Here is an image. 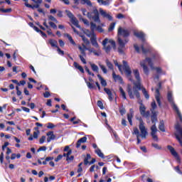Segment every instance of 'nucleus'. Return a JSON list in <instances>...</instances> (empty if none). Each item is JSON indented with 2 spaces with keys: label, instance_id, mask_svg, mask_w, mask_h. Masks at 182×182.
I'll list each match as a JSON object with an SVG mask.
<instances>
[{
  "label": "nucleus",
  "instance_id": "6ab92c4d",
  "mask_svg": "<svg viewBox=\"0 0 182 182\" xmlns=\"http://www.w3.org/2000/svg\"><path fill=\"white\" fill-rule=\"evenodd\" d=\"M86 141H87V137L86 136H83L81 139H80L76 144L77 149H79V147L82 146V143H86Z\"/></svg>",
  "mask_w": 182,
  "mask_h": 182
},
{
  "label": "nucleus",
  "instance_id": "49530a36",
  "mask_svg": "<svg viewBox=\"0 0 182 182\" xmlns=\"http://www.w3.org/2000/svg\"><path fill=\"white\" fill-rule=\"evenodd\" d=\"M45 140H46V136H42L39 140L40 144H43V143H45Z\"/></svg>",
  "mask_w": 182,
  "mask_h": 182
},
{
  "label": "nucleus",
  "instance_id": "79ce46f5",
  "mask_svg": "<svg viewBox=\"0 0 182 182\" xmlns=\"http://www.w3.org/2000/svg\"><path fill=\"white\" fill-rule=\"evenodd\" d=\"M115 26H116V23H112L109 25V28H108V31H109V32H112V31H114Z\"/></svg>",
  "mask_w": 182,
  "mask_h": 182
},
{
  "label": "nucleus",
  "instance_id": "f257e3e1",
  "mask_svg": "<svg viewBox=\"0 0 182 182\" xmlns=\"http://www.w3.org/2000/svg\"><path fill=\"white\" fill-rule=\"evenodd\" d=\"M118 43H119V48H118V52L119 53H124V49H126V43L129 42V40H125L123 41L120 36H123V38H127L130 35V31L126 28H123L122 27L118 28Z\"/></svg>",
  "mask_w": 182,
  "mask_h": 182
},
{
  "label": "nucleus",
  "instance_id": "2f4dec72",
  "mask_svg": "<svg viewBox=\"0 0 182 182\" xmlns=\"http://www.w3.org/2000/svg\"><path fill=\"white\" fill-rule=\"evenodd\" d=\"M101 70H102L103 73L105 75H106L107 73V68H106V66H105L103 64H102L101 63H98Z\"/></svg>",
  "mask_w": 182,
  "mask_h": 182
},
{
  "label": "nucleus",
  "instance_id": "4c0bfd02",
  "mask_svg": "<svg viewBox=\"0 0 182 182\" xmlns=\"http://www.w3.org/2000/svg\"><path fill=\"white\" fill-rule=\"evenodd\" d=\"M36 4H35V5H31V4H26V7L27 8H31V9H38V8H39V6H40V4H38V3H36Z\"/></svg>",
  "mask_w": 182,
  "mask_h": 182
},
{
  "label": "nucleus",
  "instance_id": "a19ab883",
  "mask_svg": "<svg viewBox=\"0 0 182 182\" xmlns=\"http://www.w3.org/2000/svg\"><path fill=\"white\" fill-rule=\"evenodd\" d=\"M151 112H155L154 110H156V109L157 108V105H156V101H153L151 105Z\"/></svg>",
  "mask_w": 182,
  "mask_h": 182
},
{
  "label": "nucleus",
  "instance_id": "39448f33",
  "mask_svg": "<svg viewBox=\"0 0 182 182\" xmlns=\"http://www.w3.org/2000/svg\"><path fill=\"white\" fill-rule=\"evenodd\" d=\"M168 100L169 103H171V106L172 107V109L177 114L180 122H181V123H182L181 112H180V110L178 109V107H177V105H176V103H174V100L173 99V92H168Z\"/></svg>",
  "mask_w": 182,
  "mask_h": 182
},
{
  "label": "nucleus",
  "instance_id": "473e14b6",
  "mask_svg": "<svg viewBox=\"0 0 182 182\" xmlns=\"http://www.w3.org/2000/svg\"><path fill=\"white\" fill-rule=\"evenodd\" d=\"M91 159H92V156H90V154H87V156L84 159L85 166H87V164H89V163H90L89 160H90Z\"/></svg>",
  "mask_w": 182,
  "mask_h": 182
},
{
  "label": "nucleus",
  "instance_id": "6e6d98bb",
  "mask_svg": "<svg viewBox=\"0 0 182 182\" xmlns=\"http://www.w3.org/2000/svg\"><path fill=\"white\" fill-rule=\"evenodd\" d=\"M153 147L156 149V150H161V146H159L157 144H152Z\"/></svg>",
  "mask_w": 182,
  "mask_h": 182
},
{
  "label": "nucleus",
  "instance_id": "8fccbe9b",
  "mask_svg": "<svg viewBox=\"0 0 182 182\" xmlns=\"http://www.w3.org/2000/svg\"><path fill=\"white\" fill-rule=\"evenodd\" d=\"M79 58L81 60V62H82L84 63V65H86L87 62H86V59H85V57H83V55H80Z\"/></svg>",
  "mask_w": 182,
  "mask_h": 182
},
{
  "label": "nucleus",
  "instance_id": "b1692460",
  "mask_svg": "<svg viewBox=\"0 0 182 182\" xmlns=\"http://www.w3.org/2000/svg\"><path fill=\"white\" fill-rule=\"evenodd\" d=\"M104 90L108 95L109 100L112 102V100H113V94L112 93V91L109 88H105Z\"/></svg>",
  "mask_w": 182,
  "mask_h": 182
},
{
  "label": "nucleus",
  "instance_id": "9b49d317",
  "mask_svg": "<svg viewBox=\"0 0 182 182\" xmlns=\"http://www.w3.org/2000/svg\"><path fill=\"white\" fill-rule=\"evenodd\" d=\"M133 73L135 79L136 80V82H133V83L134 86H136V87L140 90L141 89V84L140 83L141 81V79L140 78V73L139 72V70H134Z\"/></svg>",
  "mask_w": 182,
  "mask_h": 182
},
{
  "label": "nucleus",
  "instance_id": "423d86ee",
  "mask_svg": "<svg viewBox=\"0 0 182 182\" xmlns=\"http://www.w3.org/2000/svg\"><path fill=\"white\" fill-rule=\"evenodd\" d=\"M87 16L91 21H94L97 23H100V18L99 17V11H97V8L93 7L92 12H88L87 14Z\"/></svg>",
  "mask_w": 182,
  "mask_h": 182
},
{
  "label": "nucleus",
  "instance_id": "09e8293b",
  "mask_svg": "<svg viewBox=\"0 0 182 182\" xmlns=\"http://www.w3.org/2000/svg\"><path fill=\"white\" fill-rule=\"evenodd\" d=\"M49 25L50 26H51V28H53V29H57L58 26H56V24H55V23L50 21L49 22Z\"/></svg>",
  "mask_w": 182,
  "mask_h": 182
},
{
  "label": "nucleus",
  "instance_id": "cd10ccee",
  "mask_svg": "<svg viewBox=\"0 0 182 182\" xmlns=\"http://www.w3.org/2000/svg\"><path fill=\"white\" fill-rule=\"evenodd\" d=\"M141 90H142V93L146 99H150V95H149V92H147V90H146V88H144L143 86L141 85Z\"/></svg>",
  "mask_w": 182,
  "mask_h": 182
},
{
  "label": "nucleus",
  "instance_id": "5701e85b",
  "mask_svg": "<svg viewBox=\"0 0 182 182\" xmlns=\"http://www.w3.org/2000/svg\"><path fill=\"white\" fill-rule=\"evenodd\" d=\"M134 35L144 41V33L141 31H134Z\"/></svg>",
  "mask_w": 182,
  "mask_h": 182
},
{
  "label": "nucleus",
  "instance_id": "a211bd4d",
  "mask_svg": "<svg viewBox=\"0 0 182 182\" xmlns=\"http://www.w3.org/2000/svg\"><path fill=\"white\" fill-rule=\"evenodd\" d=\"M47 143H50V141H52V140H55V139H56V136H55L53 134V132H48L47 133Z\"/></svg>",
  "mask_w": 182,
  "mask_h": 182
},
{
  "label": "nucleus",
  "instance_id": "37998d69",
  "mask_svg": "<svg viewBox=\"0 0 182 182\" xmlns=\"http://www.w3.org/2000/svg\"><path fill=\"white\" fill-rule=\"evenodd\" d=\"M0 11L3 12V14H8L12 11V9H0Z\"/></svg>",
  "mask_w": 182,
  "mask_h": 182
},
{
  "label": "nucleus",
  "instance_id": "5fc2aeb1",
  "mask_svg": "<svg viewBox=\"0 0 182 182\" xmlns=\"http://www.w3.org/2000/svg\"><path fill=\"white\" fill-rule=\"evenodd\" d=\"M57 52L58 53V55H65V52L62 50H60V48L59 47L57 48Z\"/></svg>",
  "mask_w": 182,
  "mask_h": 182
},
{
  "label": "nucleus",
  "instance_id": "c03bdc74",
  "mask_svg": "<svg viewBox=\"0 0 182 182\" xmlns=\"http://www.w3.org/2000/svg\"><path fill=\"white\" fill-rule=\"evenodd\" d=\"M82 2H83L82 4H86V5H87L88 6H92V2L90 1V0H81Z\"/></svg>",
  "mask_w": 182,
  "mask_h": 182
},
{
  "label": "nucleus",
  "instance_id": "72a5a7b5",
  "mask_svg": "<svg viewBox=\"0 0 182 182\" xmlns=\"http://www.w3.org/2000/svg\"><path fill=\"white\" fill-rule=\"evenodd\" d=\"M119 92H120V95L122 96V97L126 100V99H127V97H126V92H124V90H123V88L122 87H119Z\"/></svg>",
  "mask_w": 182,
  "mask_h": 182
},
{
  "label": "nucleus",
  "instance_id": "680f3d73",
  "mask_svg": "<svg viewBox=\"0 0 182 182\" xmlns=\"http://www.w3.org/2000/svg\"><path fill=\"white\" fill-rule=\"evenodd\" d=\"M48 19H50V21H53V22H56V18H55L53 16H48Z\"/></svg>",
  "mask_w": 182,
  "mask_h": 182
},
{
  "label": "nucleus",
  "instance_id": "864d4df0",
  "mask_svg": "<svg viewBox=\"0 0 182 182\" xmlns=\"http://www.w3.org/2000/svg\"><path fill=\"white\" fill-rule=\"evenodd\" d=\"M114 63L115 66H117L119 70L122 72V65H119V63H117V60H114Z\"/></svg>",
  "mask_w": 182,
  "mask_h": 182
},
{
  "label": "nucleus",
  "instance_id": "412c9836",
  "mask_svg": "<svg viewBox=\"0 0 182 182\" xmlns=\"http://www.w3.org/2000/svg\"><path fill=\"white\" fill-rule=\"evenodd\" d=\"M85 82L87 84V86L89 89H95V87L93 85V83H95V81L92 78H89V82H87V80H85Z\"/></svg>",
  "mask_w": 182,
  "mask_h": 182
},
{
  "label": "nucleus",
  "instance_id": "4d7b16f0",
  "mask_svg": "<svg viewBox=\"0 0 182 182\" xmlns=\"http://www.w3.org/2000/svg\"><path fill=\"white\" fill-rule=\"evenodd\" d=\"M54 127H55V126L53 123L49 122L48 124V126H47L48 129H54Z\"/></svg>",
  "mask_w": 182,
  "mask_h": 182
},
{
  "label": "nucleus",
  "instance_id": "e433bc0d",
  "mask_svg": "<svg viewBox=\"0 0 182 182\" xmlns=\"http://www.w3.org/2000/svg\"><path fill=\"white\" fill-rule=\"evenodd\" d=\"M159 129V130H161V132H166V129H164V121L160 122Z\"/></svg>",
  "mask_w": 182,
  "mask_h": 182
},
{
  "label": "nucleus",
  "instance_id": "bb28decb",
  "mask_svg": "<svg viewBox=\"0 0 182 182\" xmlns=\"http://www.w3.org/2000/svg\"><path fill=\"white\" fill-rule=\"evenodd\" d=\"M90 65L91 66V69L93 70V72L99 73V67L96 64L90 63Z\"/></svg>",
  "mask_w": 182,
  "mask_h": 182
},
{
  "label": "nucleus",
  "instance_id": "2eb2a0df",
  "mask_svg": "<svg viewBox=\"0 0 182 182\" xmlns=\"http://www.w3.org/2000/svg\"><path fill=\"white\" fill-rule=\"evenodd\" d=\"M139 111L141 116H143L144 117H149V116H150V112H146V107H144L143 104H141L139 107Z\"/></svg>",
  "mask_w": 182,
  "mask_h": 182
},
{
  "label": "nucleus",
  "instance_id": "aec40b11",
  "mask_svg": "<svg viewBox=\"0 0 182 182\" xmlns=\"http://www.w3.org/2000/svg\"><path fill=\"white\" fill-rule=\"evenodd\" d=\"M112 77L114 82H119V83H122V82L123 81L122 77L119 75H116V73H114V71L112 72Z\"/></svg>",
  "mask_w": 182,
  "mask_h": 182
},
{
  "label": "nucleus",
  "instance_id": "0e129e2a",
  "mask_svg": "<svg viewBox=\"0 0 182 182\" xmlns=\"http://www.w3.org/2000/svg\"><path fill=\"white\" fill-rule=\"evenodd\" d=\"M117 19H123V18H124V15H123L122 14H118L117 15Z\"/></svg>",
  "mask_w": 182,
  "mask_h": 182
},
{
  "label": "nucleus",
  "instance_id": "338daca9",
  "mask_svg": "<svg viewBox=\"0 0 182 182\" xmlns=\"http://www.w3.org/2000/svg\"><path fill=\"white\" fill-rule=\"evenodd\" d=\"M43 96H44V97L48 98V97H49V96H50V93L49 92L46 91V92L43 94Z\"/></svg>",
  "mask_w": 182,
  "mask_h": 182
},
{
  "label": "nucleus",
  "instance_id": "69168bd1",
  "mask_svg": "<svg viewBox=\"0 0 182 182\" xmlns=\"http://www.w3.org/2000/svg\"><path fill=\"white\" fill-rule=\"evenodd\" d=\"M0 163L2 164L4 163V152H1L0 154Z\"/></svg>",
  "mask_w": 182,
  "mask_h": 182
},
{
  "label": "nucleus",
  "instance_id": "c9c22d12",
  "mask_svg": "<svg viewBox=\"0 0 182 182\" xmlns=\"http://www.w3.org/2000/svg\"><path fill=\"white\" fill-rule=\"evenodd\" d=\"M80 36L86 46H88V45H90V41H89V40L87 38H86V37H85V36Z\"/></svg>",
  "mask_w": 182,
  "mask_h": 182
},
{
  "label": "nucleus",
  "instance_id": "e2e57ef3",
  "mask_svg": "<svg viewBox=\"0 0 182 182\" xmlns=\"http://www.w3.org/2000/svg\"><path fill=\"white\" fill-rule=\"evenodd\" d=\"M38 136H39V132H34L33 135V139H38Z\"/></svg>",
  "mask_w": 182,
  "mask_h": 182
},
{
  "label": "nucleus",
  "instance_id": "58836bf2",
  "mask_svg": "<svg viewBox=\"0 0 182 182\" xmlns=\"http://www.w3.org/2000/svg\"><path fill=\"white\" fill-rule=\"evenodd\" d=\"M105 63L109 69L113 70V64L109 61V60H105Z\"/></svg>",
  "mask_w": 182,
  "mask_h": 182
},
{
  "label": "nucleus",
  "instance_id": "9d476101",
  "mask_svg": "<svg viewBox=\"0 0 182 182\" xmlns=\"http://www.w3.org/2000/svg\"><path fill=\"white\" fill-rule=\"evenodd\" d=\"M65 14H67V16H68V18H70L71 23L74 24V26H76V28L80 29L81 27L80 25H79V21H77V19H76L75 16H73V14H72V12H70V11L68 10L65 11Z\"/></svg>",
  "mask_w": 182,
  "mask_h": 182
},
{
  "label": "nucleus",
  "instance_id": "052dcab7",
  "mask_svg": "<svg viewBox=\"0 0 182 182\" xmlns=\"http://www.w3.org/2000/svg\"><path fill=\"white\" fill-rule=\"evenodd\" d=\"M74 159H75V156H68L66 159V161H73Z\"/></svg>",
  "mask_w": 182,
  "mask_h": 182
},
{
  "label": "nucleus",
  "instance_id": "13d9d810",
  "mask_svg": "<svg viewBox=\"0 0 182 182\" xmlns=\"http://www.w3.org/2000/svg\"><path fill=\"white\" fill-rule=\"evenodd\" d=\"M22 110H23V112H26V113H29L31 112V109H29V108L26 107H21Z\"/></svg>",
  "mask_w": 182,
  "mask_h": 182
},
{
  "label": "nucleus",
  "instance_id": "a18cd8bd",
  "mask_svg": "<svg viewBox=\"0 0 182 182\" xmlns=\"http://www.w3.org/2000/svg\"><path fill=\"white\" fill-rule=\"evenodd\" d=\"M80 20L83 22V23L85 25H86L87 26H89L90 25V23H89V21L86 18H80Z\"/></svg>",
  "mask_w": 182,
  "mask_h": 182
},
{
  "label": "nucleus",
  "instance_id": "4be33fe9",
  "mask_svg": "<svg viewBox=\"0 0 182 182\" xmlns=\"http://www.w3.org/2000/svg\"><path fill=\"white\" fill-rule=\"evenodd\" d=\"M90 41L92 46H95L96 49H99V43H97V40H96V36H94L91 37Z\"/></svg>",
  "mask_w": 182,
  "mask_h": 182
},
{
  "label": "nucleus",
  "instance_id": "ea45409f",
  "mask_svg": "<svg viewBox=\"0 0 182 182\" xmlns=\"http://www.w3.org/2000/svg\"><path fill=\"white\" fill-rule=\"evenodd\" d=\"M65 36H67V38H68V41H70V43H72V45L75 46L76 43H75V41H73V38H72V36L69 34H65Z\"/></svg>",
  "mask_w": 182,
  "mask_h": 182
},
{
  "label": "nucleus",
  "instance_id": "dca6fc26",
  "mask_svg": "<svg viewBox=\"0 0 182 182\" xmlns=\"http://www.w3.org/2000/svg\"><path fill=\"white\" fill-rule=\"evenodd\" d=\"M156 95H155V99L159 106V107H161V101L160 100V99H161V97L160 96V90L159 88H157L156 90Z\"/></svg>",
  "mask_w": 182,
  "mask_h": 182
},
{
  "label": "nucleus",
  "instance_id": "f704fd0d",
  "mask_svg": "<svg viewBox=\"0 0 182 182\" xmlns=\"http://www.w3.org/2000/svg\"><path fill=\"white\" fill-rule=\"evenodd\" d=\"M97 2L100 5H109V0H97Z\"/></svg>",
  "mask_w": 182,
  "mask_h": 182
},
{
  "label": "nucleus",
  "instance_id": "a878e982",
  "mask_svg": "<svg viewBox=\"0 0 182 182\" xmlns=\"http://www.w3.org/2000/svg\"><path fill=\"white\" fill-rule=\"evenodd\" d=\"M73 65L75 69H77L78 70H80L81 73H85V70L83 69V67L79 65V63L74 62Z\"/></svg>",
  "mask_w": 182,
  "mask_h": 182
},
{
  "label": "nucleus",
  "instance_id": "f03ea898",
  "mask_svg": "<svg viewBox=\"0 0 182 182\" xmlns=\"http://www.w3.org/2000/svg\"><path fill=\"white\" fill-rule=\"evenodd\" d=\"M151 113L152 115L151 117V120L154 124L151 127V135L154 141H159V137H157L156 135L158 129L157 127L156 126V122H157V112L152 110Z\"/></svg>",
  "mask_w": 182,
  "mask_h": 182
},
{
  "label": "nucleus",
  "instance_id": "393cba45",
  "mask_svg": "<svg viewBox=\"0 0 182 182\" xmlns=\"http://www.w3.org/2000/svg\"><path fill=\"white\" fill-rule=\"evenodd\" d=\"M48 43L50 45L52 48H58L59 46H58V41L54 39H49L48 40Z\"/></svg>",
  "mask_w": 182,
  "mask_h": 182
},
{
  "label": "nucleus",
  "instance_id": "4468645a",
  "mask_svg": "<svg viewBox=\"0 0 182 182\" xmlns=\"http://www.w3.org/2000/svg\"><path fill=\"white\" fill-rule=\"evenodd\" d=\"M100 14L102 16V18H106V19H108V21H113V17L112 15L104 11L102 9H100Z\"/></svg>",
  "mask_w": 182,
  "mask_h": 182
},
{
  "label": "nucleus",
  "instance_id": "c85d7f7f",
  "mask_svg": "<svg viewBox=\"0 0 182 182\" xmlns=\"http://www.w3.org/2000/svg\"><path fill=\"white\" fill-rule=\"evenodd\" d=\"M133 119V112H130L127 114V119L131 126H133V121L132 120Z\"/></svg>",
  "mask_w": 182,
  "mask_h": 182
},
{
  "label": "nucleus",
  "instance_id": "603ef678",
  "mask_svg": "<svg viewBox=\"0 0 182 182\" xmlns=\"http://www.w3.org/2000/svg\"><path fill=\"white\" fill-rule=\"evenodd\" d=\"M119 113L123 116V114H126V109L123 107L119 108Z\"/></svg>",
  "mask_w": 182,
  "mask_h": 182
},
{
  "label": "nucleus",
  "instance_id": "bf43d9fd",
  "mask_svg": "<svg viewBox=\"0 0 182 182\" xmlns=\"http://www.w3.org/2000/svg\"><path fill=\"white\" fill-rule=\"evenodd\" d=\"M46 146H41L38 149V151H46Z\"/></svg>",
  "mask_w": 182,
  "mask_h": 182
},
{
  "label": "nucleus",
  "instance_id": "20e7f679",
  "mask_svg": "<svg viewBox=\"0 0 182 182\" xmlns=\"http://www.w3.org/2000/svg\"><path fill=\"white\" fill-rule=\"evenodd\" d=\"M139 130L141 132V134L139 129L134 128L133 134H136V137H140L141 136L142 139H146L149 133L147 132V129H146V127H144V122L141 119H139Z\"/></svg>",
  "mask_w": 182,
  "mask_h": 182
},
{
  "label": "nucleus",
  "instance_id": "c756f323",
  "mask_svg": "<svg viewBox=\"0 0 182 182\" xmlns=\"http://www.w3.org/2000/svg\"><path fill=\"white\" fill-rule=\"evenodd\" d=\"M97 77L98 79H100L102 86H104V87L107 86V82L105 80V79H103V77H102V75L98 74Z\"/></svg>",
  "mask_w": 182,
  "mask_h": 182
},
{
  "label": "nucleus",
  "instance_id": "ddd939ff",
  "mask_svg": "<svg viewBox=\"0 0 182 182\" xmlns=\"http://www.w3.org/2000/svg\"><path fill=\"white\" fill-rule=\"evenodd\" d=\"M82 46H83L84 49H85L86 50H88L91 53H94V55H95V56H100V55H102V51L100 50V47H99V48H97V50H94L93 48H87L86 45H85V44H82Z\"/></svg>",
  "mask_w": 182,
  "mask_h": 182
},
{
  "label": "nucleus",
  "instance_id": "f8f14e48",
  "mask_svg": "<svg viewBox=\"0 0 182 182\" xmlns=\"http://www.w3.org/2000/svg\"><path fill=\"white\" fill-rule=\"evenodd\" d=\"M123 69L124 70L126 76L129 79V80H133L132 79V69L130 66L127 64V62L123 60Z\"/></svg>",
  "mask_w": 182,
  "mask_h": 182
},
{
  "label": "nucleus",
  "instance_id": "774afa93",
  "mask_svg": "<svg viewBox=\"0 0 182 182\" xmlns=\"http://www.w3.org/2000/svg\"><path fill=\"white\" fill-rule=\"evenodd\" d=\"M141 49L143 53H147V50L144 49V44H143V45L141 46Z\"/></svg>",
  "mask_w": 182,
  "mask_h": 182
},
{
  "label": "nucleus",
  "instance_id": "de8ad7c7",
  "mask_svg": "<svg viewBox=\"0 0 182 182\" xmlns=\"http://www.w3.org/2000/svg\"><path fill=\"white\" fill-rule=\"evenodd\" d=\"M97 106H99V107L102 109H105V107H103V102H102V101L99 100L97 101Z\"/></svg>",
  "mask_w": 182,
  "mask_h": 182
},
{
  "label": "nucleus",
  "instance_id": "f3484780",
  "mask_svg": "<svg viewBox=\"0 0 182 182\" xmlns=\"http://www.w3.org/2000/svg\"><path fill=\"white\" fill-rule=\"evenodd\" d=\"M168 149L169 150V151H171L172 156H174L176 157V159H177V160L179 161L180 158L178 157V154H177V152L176 151L174 148H173V146L168 145Z\"/></svg>",
  "mask_w": 182,
  "mask_h": 182
},
{
  "label": "nucleus",
  "instance_id": "0eeeda50",
  "mask_svg": "<svg viewBox=\"0 0 182 182\" xmlns=\"http://www.w3.org/2000/svg\"><path fill=\"white\" fill-rule=\"evenodd\" d=\"M127 92L130 99H134V96L136 99H140V92H139V88L134 85L132 88L130 85L127 87Z\"/></svg>",
  "mask_w": 182,
  "mask_h": 182
},
{
  "label": "nucleus",
  "instance_id": "6e6552de",
  "mask_svg": "<svg viewBox=\"0 0 182 182\" xmlns=\"http://www.w3.org/2000/svg\"><path fill=\"white\" fill-rule=\"evenodd\" d=\"M108 43H110L111 46H113V48H116V42L112 39H109L106 38L102 41V46L104 48V50H105L106 53H109L112 49V46L110 45H107Z\"/></svg>",
  "mask_w": 182,
  "mask_h": 182
},
{
  "label": "nucleus",
  "instance_id": "7ed1b4c3",
  "mask_svg": "<svg viewBox=\"0 0 182 182\" xmlns=\"http://www.w3.org/2000/svg\"><path fill=\"white\" fill-rule=\"evenodd\" d=\"M146 62H147L148 65L150 66V68L152 70L156 69L157 73H161V68H155L153 66V60H151V58H146V60H143L140 63V65H141V68H143L144 73H145V75H149V68L146 65Z\"/></svg>",
  "mask_w": 182,
  "mask_h": 182
},
{
  "label": "nucleus",
  "instance_id": "7c9ffc66",
  "mask_svg": "<svg viewBox=\"0 0 182 182\" xmlns=\"http://www.w3.org/2000/svg\"><path fill=\"white\" fill-rule=\"evenodd\" d=\"M95 153L101 159H105V154L102 153V151L100 150V149L97 148V149H95Z\"/></svg>",
  "mask_w": 182,
  "mask_h": 182
},
{
  "label": "nucleus",
  "instance_id": "3c124183",
  "mask_svg": "<svg viewBox=\"0 0 182 182\" xmlns=\"http://www.w3.org/2000/svg\"><path fill=\"white\" fill-rule=\"evenodd\" d=\"M62 159H63V155H58L57 156V158L55 159V161L56 163H58V161H60V160H62Z\"/></svg>",
  "mask_w": 182,
  "mask_h": 182
},
{
  "label": "nucleus",
  "instance_id": "1a4fd4ad",
  "mask_svg": "<svg viewBox=\"0 0 182 182\" xmlns=\"http://www.w3.org/2000/svg\"><path fill=\"white\" fill-rule=\"evenodd\" d=\"M90 29L92 33L87 34V36H88V38H90V36H92V34L94 33L95 31H97L98 32H100V33H102L104 31L102 26H97L96 23H93V21L90 22Z\"/></svg>",
  "mask_w": 182,
  "mask_h": 182
}]
</instances>
